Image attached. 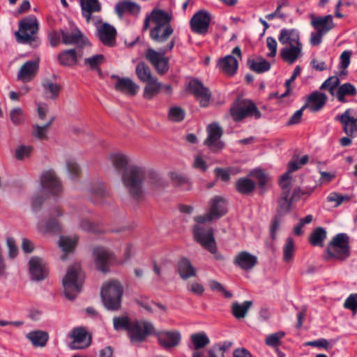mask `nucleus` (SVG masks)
Wrapping results in <instances>:
<instances>
[{
	"mask_svg": "<svg viewBox=\"0 0 357 357\" xmlns=\"http://www.w3.org/2000/svg\"><path fill=\"white\" fill-rule=\"evenodd\" d=\"M170 21L171 16L167 13L155 8L144 19L143 31L147 30L151 24L150 38L155 43L162 47L172 40L169 39L174 31Z\"/></svg>",
	"mask_w": 357,
	"mask_h": 357,
	"instance_id": "f257e3e1",
	"label": "nucleus"
},
{
	"mask_svg": "<svg viewBox=\"0 0 357 357\" xmlns=\"http://www.w3.org/2000/svg\"><path fill=\"white\" fill-rule=\"evenodd\" d=\"M278 40L284 45L280 51V56L285 62L292 64L303 55V45L296 29H282Z\"/></svg>",
	"mask_w": 357,
	"mask_h": 357,
	"instance_id": "f03ea898",
	"label": "nucleus"
},
{
	"mask_svg": "<svg viewBox=\"0 0 357 357\" xmlns=\"http://www.w3.org/2000/svg\"><path fill=\"white\" fill-rule=\"evenodd\" d=\"M146 178L145 169L139 165H130L123 172L122 182L134 199H140L144 195V182Z\"/></svg>",
	"mask_w": 357,
	"mask_h": 357,
	"instance_id": "7ed1b4c3",
	"label": "nucleus"
},
{
	"mask_svg": "<svg viewBox=\"0 0 357 357\" xmlns=\"http://www.w3.org/2000/svg\"><path fill=\"white\" fill-rule=\"evenodd\" d=\"M84 275L78 264L70 266L63 279L64 294L70 300L74 299L81 291Z\"/></svg>",
	"mask_w": 357,
	"mask_h": 357,
	"instance_id": "20e7f679",
	"label": "nucleus"
},
{
	"mask_svg": "<svg viewBox=\"0 0 357 357\" xmlns=\"http://www.w3.org/2000/svg\"><path fill=\"white\" fill-rule=\"evenodd\" d=\"M175 45L174 40L168 42L166 45L159 47V51H156L151 47H149L145 53V58L154 67L156 72L160 75H165L169 69V58L165 54L171 51Z\"/></svg>",
	"mask_w": 357,
	"mask_h": 357,
	"instance_id": "39448f33",
	"label": "nucleus"
},
{
	"mask_svg": "<svg viewBox=\"0 0 357 357\" xmlns=\"http://www.w3.org/2000/svg\"><path fill=\"white\" fill-rule=\"evenodd\" d=\"M123 291V287L117 280H111L104 283L101 289V297L105 307L110 310L119 309Z\"/></svg>",
	"mask_w": 357,
	"mask_h": 357,
	"instance_id": "423d86ee",
	"label": "nucleus"
},
{
	"mask_svg": "<svg viewBox=\"0 0 357 357\" xmlns=\"http://www.w3.org/2000/svg\"><path fill=\"white\" fill-rule=\"evenodd\" d=\"M229 114L236 122L242 121L247 117L259 119L261 114L255 104L248 99H237L229 109Z\"/></svg>",
	"mask_w": 357,
	"mask_h": 357,
	"instance_id": "0eeeda50",
	"label": "nucleus"
},
{
	"mask_svg": "<svg viewBox=\"0 0 357 357\" xmlns=\"http://www.w3.org/2000/svg\"><path fill=\"white\" fill-rule=\"evenodd\" d=\"M38 31V22L33 15L22 19L19 24V31L15 33L17 40L21 43L36 41Z\"/></svg>",
	"mask_w": 357,
	"mask_h": 357,
	"instance_id": "6e6552de",
	"label": "nucleus"
},
{
	"mask_svg": "<svg viewBox=\"0 0 357 357\" xmlns=\"http://www.w3.org/2000/svg\"><path fill=\"white\" fill-rule=\"evenodd\" d=\"M193 234L195 239L205 249L213 254L217 260H223L224 257L220 253L217 252L216 243L211 228L205 229L201 226L195 225Z\"/></svg>",
	"mask_w": 357,
	"mask_h": 357,
	"instance_id": "1a4fd4ad",
	"label": "nucleus"
},
{
	"mask_svg": "<svg viewBox=\"0 0 357 357\" xmlns=\"http://www.w3.org/2000/svg\"><path fill=\"white\" fill-rule=\"evenodd\" d=\"M154 333L155 327L152 323L144 320H135L130 326L128 336L132 343L137 344L144 342L149 335Z\"/></svg>",
	"mask_w": 357,
	"mask_h": 357,
	"instance_id": "9d476101",
	"label": "nucleus"
},
{
	"mask_svg": "<svg viewBox=\"0 0 357 357\" xmlns=\"http://www.w3.org/2000/svg\"><path fill=\"white\" fill-rule=\"evenodd\" d=\"M328 253L330 256L344 260L349 256V238L345 234H337L327 248Z\"/></svg>",
	"mask_w": 357,
	"mask_h": 357,
	"instance_id": "9b49d317",
	"label": "nucleus"
},
{
	"mask_svg": "<svg viewBox=\"0 0 357 357\" xmlns=\"http://www.w3.org/2000/svg\"><path fill=\"white\" fill-rule=\"evenodd\" d=\"M92 23L97 29V36L105 45L113 47L116 44V30L111 24L102 22L99 17L92 18Z\"/></svg>",
	"mask_w": 357,
	"mask_h": 357,
	"instance_id": "f8f14e48",
	"label": "nucleus"
},
{
	"mask_svg": "<svg viewBox=\"0 0 357 357\" xmlns=\"http://www.w3.org/2000/svg\"><path fill=\"white\" fill-rule=\"evenodd\" d=\"M241 59V50L239 47H236L233 49L231 54L227 55L218 60V66L224 74L233 76L237 71L238 61Z\"/></svg>",
	"mask_w": 357,
	"mask_h": 357,
	"instance_id": "ddd939ff",
	"label": "nucleus"
},
{
	"mask_svg": "<svg viewBox=\"0 0 357 357\" xmlns=\"http://www.w3.org/2000/svg\"><path fill=\"white\" fill-rule=\"evenodd\" d=\"M206 131L208 136L204 144L213 152L222 150L225 146V144L220 140L223 134L222 128L218 123H213L207 126Z\"/></svg>",
	"mask_w": 357,
	"mask_h": 357,
	"instance_id": "4468645a",
	"label": "nucleus"
},
{
	"mask_svg": "<svg viewBox=\"0 0 357 357\" xmlns=\"http://www.w3.org/2000/svg\"><path fill=\"white\" fill-rule=\"evenodd\" d=\"M40 181L43 188L51 194L56 195L62 190L61 183L52 169L44 172L41 174Z\"/></svg>",
	"mask_w": 357,
	"mask_h": 357,
	"instance_id": "2eb2a0df",
	"label": "nucleus"
},
{
	"mask_svg": "<svg viewBox=\"0 0 357 357\" xmlns=\"http://www.w3.org/2000/svg\"><path fill=\"white\" fill-rule=\"evenodd\" d=\"M192 346L190 348L195 350L192 354V357H202V353L199 351L200 349L206 347L210 343V340L204 332L193 333L190 335ZM208 357H218L214 349L208 350Z\"/></svg>",
	"mask_w": 357,
	"mask_h": 357,
	"instance_id": "dca6fc26",
	"label": "nucleus"
},
{
	"mask_svg": "<svg viewBox=\"0 0 357 357\" xmlns=\"http://www.w3.org/2000/svg\"><path fill=\"white\" fill-rule=\"evenodd\" d=\"M70 337L73 340L69 344L71 349H83L91 344V335L82 327L73 329Z\"/></svg>",
	"mask_w": 357,
	"mask_h": 357,
	"instance_id": "f3484780",
	"label": "nucleus"
},
{
	"mask_svg": "<svg viewBox=\"0 0 357 357\" xmlns=\"http://www.w3.org/2000/svg\"><path fill=\"white\" fill-rule=\"evenodd\" d=\"M211 17L206 11H199L193 15L190 20V26L193 32L198 34H205L207 33Z\"/></svg>",
	"mask_w": 357,
	"mask_h": 357,
	"instance_id": "a211bd4d",
	"label": "nucleus"
},
{
	"mask_svg": "<svg viewBox=\"0 0 357 357\" xmlns=\"http://www.w3.org/2000/svg\"><path fill=\"white\" fill-rule=\"evenodd\" d=\"M188 89L195 96L202 107L208 105L211 93L200 82L196 79L190 81L188 84Z\"/></svg>",
	"mask_w": 357,
	"mask_h": 357,
	"instance_id": "6ab92c4d",
	"label": "nucleus"
},
{
	"mask_svg": "<svg viewBox=\"0 0 357 357\" xmlns=\"http://www.w3.org/2000/svg\"><path fill=\"white\" fill-rule=\"evenodd\" d=\"M335 119L342 123V129L347 135L352 136L357 132V115H353L351 109H347L343 114L336 116Z\"/></svg>",
	"mask_w": 357,
	"mask_h": 357,
	"instance_id": "aec40b11",
	"label": "nucleus"
},
{
	"mask_svg": "<svg viewBox=\"0 0 357 357\" xmlns=\"http://www.w3.org/2000/svg\"><path fill=\"white\" fill-rule=\"evenodd\" d=\"M39 68V59L25 62L17 73V79L24 82H29L34 79Z\"/></svg>",
	"mask_w": 357,
	"mask_h": 357,
	"instance_id": "412c9836",
	"label": "nucleus"
},
{
	"mask_svg": "<svg viewBox=\"0 0 357 357\" xmlns=\"http://www.w3.org/2000/svg\"><path fill=\"white\" fill-rule=\"evenodd\" d=\"M154 335L157 337L160 345L166 349L176 347L181 338L180 333L176 331L160 332L155 331Z\"/></svg>",
	"mask_w": 357,
	"mask_h": 357,
	"instance_id": "4be33fe9",
	"label": "nucleus"
},
{
	"mask_svg": "<svg viewBox=\"0 0 357 357\" xmlns=\"http://www.w3.org/2000/svg\"><path fill=\"white\" fill-rule=\"evenodd\" d=\"M29 271L32 278L35 280L45 279L48 274L45 260L38 257H33L29 261Z\"/></svg>",
	"mask_w": 357,
	"mask_h": 357,
	"instance_id": "5701e85b",
	"label": "nucleus"
},
{
	"mask_svg": "<svg viewBox=\"0 0 357 357\" xmlns=\"http://www.w3.org/2000/svg\"><path fill=\"white\" fill-rule=\"evenodd\" d=\"M93 256L98 269L102 272L108 271L109 264L113 259L112 254L105 248L98 247L93 250Z\"/></svg>",
	"mask_w": 357,
	"mask_h": 357,
	"instance_id": "b1692460",
	"label": "nucleus"
},
{
	"mask_svg": "<svg viewBox=\"0 0 357 357\" xmlns=\"http://www.w3.org/2000/svg\"><path fill=\"white\" fill-rule=\"evenodd\" d=\"M310 17L311 19L310 24L314 28L316 31L323 33H327L335 26L331 15L316 17L314 14L312 13L310 15Z\"/></svg>",
	"mask_w": 357,
	"mask_h": 357,
	"instance_id": "393cba45",
	"label": "nucleus"
},
{
	"mask_svg": "<svg viewBox=\"0 0 357 357\" xmlns=\"http://www.w3.org/2000/svg\"><path fill=\"white\" fill-rule=\"evenodd\" d=\"M51 215L52 217L47 222L38 225V228L42 232H59L61 230V226L59 222L56 218H53V216H62V210L59 207H56L52 209Z\"/></svg>",
	"mask_w": 357,
	"mask_h": 357,
	"instance_id": "a878e982",
	"label": "nucleus"
},
{
	"mask_svg": "<svg viewBox=\"0 0 357 357\" xmlns=\"http://www.w3.org/2000/svg\"><path fill=\"white\" fill-rule=\"evenodd\" d=\"M208 211L215 220L219 219L227 213L226 200L221 196L213 197L209 201Z\"/></svg>",
	"mask_w": 357,
	"mask_h": 357,
	"instance_id": "bb28decb",
	"label": "nucleus"
},
{
	"mask_svg": "<svg viewBox=\"0 0 357 357\" xmlns=\"http://www.w3.org/2000/svg\"><path fill=\"white\" fill-rule=\"evenodd\" d=\"M234 263L244 271H250L257 263V257L247 251H242L236 255Z\"/></svg>",
	"mask_w": 357,
	"mask_h": 357,
	"instance_id": "cd10ccee",
	"label": "nucleus"
},
{
	"mask_svg": "<svg viewBox=\"0 0 357 357\" xmlns=\"http://www.w3.org/2000/svg\"><path fill=\"white\" fill-rule=\"evenodd\" d=\"M327 96L320 92L314 91L308 97L306 104L304 105L312 112L319 111L326 104Z\"/></svg>",
	"mask_w": 357,
	"mask_h": 357,
	"instance_id": "c85d7f7f",
	"label": "nucleus"
},
{
	"mask_svg": "<svg viewBox=\"0 0 357 357\" xmlns=\"http://www.w3.org/2000/svg\"><path fill=\"white\" fill-rule=\"evenodd\" d=\"M82 15L85 17L86 22H92L93 13H98L101 10V4L98 0H80Z\"/></svg>",
	"mask_w": 357,
	"mask_h": 357,
	"instance_id": "c756f323",
	"label": "nucleus"
},
{
	"mask_svg": "<svg viewBox=\"0 0 357 357\" xmlns=\"http://www.w3.org/2000/svg\"><path fill=\"white\" fill-rule=\"evenodd\" d=\"M114 88L125 94L134 96L137 93L139 86L129 78L118 77Z\"/></svg>",
	"mask_w": 357,
	"mask_h": 357,
	"instance_id": "7c9ffc66",
	"label": "nucleus"
},
{
	"mask_svg": "<svg viewBox=\"0 0 357 357\" xmlns=\"http://www.w3.org/2000/svg\"><path fill=\"white\" fill-rule=\"evenodd\" d=\"M82 56L80 50H68L61 52L59 56V61L63 66H72L77 63L78 57Z\"/></svg>",
	"mask_w": 357,
	"mask_h": 357,
	"instance_id": "2f4dec72",
	"label": "nucleus"
},
{
	"mask_svg": "<svg viewBox=\"0 0 357 357\" xmlns=\"http://www.w3.org/2000/svg\"><path fill=\"white\" fill-rule=\"evenodd\" d=\"M61 34L62 37V41L66 45H79L86 44L87 43L86 38H84V36L79 29H76L73 33H68L67 31L61 30Z\"/></svg>",
	"mask_w": 357,
	"mask_h": 357,
	"instance_id": "473e14b6",
	"label": "nucleus"
},
{
	"mask_svg": "<svg viewBox=\"0 0 357 357\" xmlns=\"http://www.w3.org/2000/svg\"><path fill=\"white\" fill-rule=\"evenodd\" d=\"M141 10L140 6L131 1H123L119 2L115 7V10L118 15L122 16L125 13H129L137 15Z\"/></svg>",
	"mask_w": 357,
	"mask_h": 357,
	"instance_id": "72a5a7b5",
	"label": "nucleus"
},
{
	"mask_svg": "<svg viewBox=\"0 0 357 357\" xmlns=\"http://www.w3.org/2000/svg\"><path fill=\"white\" fill-rule=\"evenodd\" d=\"M357 93L356 88L351 83H345L340 85L336 91L335 97L340 102H347V96H354Z\"/></svg>",
	"mask_w": 357,
	"mask_h": 357,
	"instance_id": "f704fd0d",
	"label": "nucleus"
},
{
	"mask_svg": "<svg viewBox=\"0 0 357 357\" xmlns=\"http://www.w3.org/2000/svg\"><path fill=\"white\" fill-rule=\"evenodd\" d=\"M146 83V84L143 91V97L146 100H151L161 91L162 84L157 78Z\"/></svg>",
	"mask_w": 357,
	"mask_h": 357,
	"instance_id": "c9c22d12",
	"label": "nucleus"
},
{
	"mask_svg": "<svg viewBox=\"0 0 357 357\" xmlns=\"http://www.w3.org/2000/svg\"><path fill=\"white\" fill-rule=\"evenodd\" d=\"M178 272L182 279L186 280L196 275V270L190 261L186 259H181L178 263Z\"/></svg>",
	"mask_w": 357,
	"mask_h": 357,
	"instance_id": "e433bc0d",
	"label": "nucleus"
},
{
	"mask_svg": "<svg viewBox=\"0 0 357 357\" xmlns=\"http://www.w3.org/2000/svg\"><path fill=\"white\" fill-rule=\"evenodd\" d=\"M91 193L93 196V202L97 204H103L105 202H109L111 199L109 193L102 184L92 188Z\"/></svg>",
	"mask_w": 357,
	"mask_h": 357,
	"instance_id": "4c0bfd02",
	"label": "nucleus"
},
{
	"mask_svg": "<svg viewBox=\"0 0 357 357\" xmlns=\"http://www.w3.org/2000/svg\"><path fill=\"white\" fill-rule=\"evenodd\" d=\"M252 304L253 303L252 301H245L243 303L234 302L231 306L233 316L237 319L244 318L250 308L252 307Z\"/></svg>",
	"mask_w": 357,
	"mask_h": 357,
	"instance_id": "58836bf2",
	"label": "nucleus"
},
{
	"mask_svg": "<svg viewBox=\"0 0 357 357\" xmlns=\"http://www.w3.org/2000/svg\"><path fill=\"white\" fill-rule=\"evenodd\" d=\"M55 117L52 116L48 121L43 126L35 124L33 126L32 135L39 140H45L47 139V132L50 128L52 126Z\"/></svg>",
	"mask_w": 357,
	"mask_h": 357,
	"instance_id": "ea45409f",
	"label": "nucleus"
},
{
	"mask_svg": "<svg viewBox=\"0 0 357 357\" xmlns=\"http://www.w3.org/2000/svg\"><path fill=\"white\" fill-rule=\"evenodd\" d=\"M236 190L243 195H248L251 193L254 189L255 188V183L247 178V177H243L238 178L235 184Z\"/></svg>",
	"mask_w": 357,
	"mask_h": 357,
	"instance_id": "a19ab883",
	"label": "nucleus"
},
{
	"mask_svg": "<svg viewBox=\"0 0 357 357\" xmlns=\"http://www.w3.org/2000/svg\"><path fill=\"white\" fill-rule=\"evenodd\" d=\"M26 337L36 347H44L49 338L47 333L36 331L29 333Z\"/></svg>",
	"mask_w": 357,
	"mask_h": 357,
	"instance_id": "79ce46f5",
	"label": "nucleus"
},
{
	"mask_svg": "<svg viewBox=\"0 0 357 357\" xmlns=\"http://www.w3.org/2000/svg\"><path fill=\"white\" fill-rule=\"evenodd\" d=\"M135 71L137 77L142 82L146 83L156 78L153 76L151 68L144 62L137 64Z\"/></svg>",
	"mask_w": 357,
	"mask_h": 357,
	"instance_id": "37998d69",
	"label": "nucleus"
},
{
	"mask_svg": "<svg viewBox=\"0 0 357 357\" xmlns=\"http://www.w3.org/2000/svg\"><path fill=\"white\" fill-rule=\"evenodd\" d=\"M109 159L118 170H125L130 162V158L126 155L120 153L111 154Z\"/></svg>",
	"mask_w": 357,
	"mask_h": 357,
	"instance_id": "c03bdc74",
	"label": "nucleus"
},
{
	"mask_svg": "<svg viewBox=\"0 0 357 357\" xmlns=\"http://www.w3.org/2000/svg\"><path fill=\"white\" fill-rule=\"evenodd\" d=\"M248 65L250 70L257 73H261L268 71L271 68L269 62L266 61L264 58H259L256 60L249 59Z\"/></svg>",
	"mask_w": 357,
	"mask_h": 357,
	"instance_id": "a18cd8bd",
	"label": "nucleus"
},
{
	"mask_svg": "<svg viewBox=\"0 0 357 357\" xmlns=\"http://www.w3.org/2000/svg\"><path fill=\"white\" fill-rule=\"evenodd\" d=\"M340 78L337 76H331L325 80V82L321 84L320 89L328 91L330 94L334 97L336 91L340 86Z\"/></svg>",
	"mask_w": 357,
	"mask_h": 357,
	"instance_id": "49530a36",
	"label": "nucleus"
},
{
	"mask_svg": "<svg viewBox=\"0 0 357 357\" xmlns=\"http://www.w3.org/2000/svg\"><path fill=\"white\" fill-rule=\"evenodd\" d=\"M326 238V231L322 227L316 228L310 236V242L314 246H323L324 241Z\"/></svg>",
	"mask_w": 357,
	"mask_h": 357,
	"instance_id": "de8ad7c7",
	"label": "nucleus"
},
{
	"mask_svg": "<svg viewBox=\"0 0 357 357\" xmlns=\"http://www.w3.org/2000/svg\"><path fill=\"white\" fill-rule=\"evenodd\" d=\"M45 94L50 93V98L54 100L57 98L61 91V86L56 83L52 82L47 79L42 84Z\"/></svg>",
	"mask_w": 357,
	"mask_h": 357,
	"instance_id": "09e8293b",
	"label": "nucleus"
},
{
	"mask_svg": "<svg viewBox=\"0 0 357 357\" xmlns=\"http://www.w3.org/2000/svg\"><path fill=\"white\" fill-rule=\"evenodd\" d=\"M289 194L282 192V197L278 200V213L282 216L290 211L291 201L289 198Z\"/></svg>",
	"mask_w": 357,
	"mask_h": 357,
	"instance_id": "8fccbe9b",
	"label": "nucleus"
},
{
	"mask_svg": "<svg viewBox=\"0 0 357 357\" xmlns=\"http://www.w3.org/2000/svg\"><path fill=\"white\" fill-rule=\"evenodd\" d=\"M295 245L291 237H288L283 246V260L285 263H289L294 255Z\"/></svg>",
	"mask_w": 357,
	"mask_h": 357,
	"instance_id": "3c124183",
	"label": "nucleus"
},
{
	"mask_svg": "<svg viewBox=\"0 0 357 357\" xmlns=\"http://www.w3.org/2000/svg\"><path fill=\"white\" fill-rule=\"evenodd\" d=\"M132 321H130L127 317H116L113 319L114 328L116 331L126 330L129 333L130 326Z\"/></svg>",
	"mask_w": 357,
	"mask_h": 357,
	"instance_id": "603ef678",
	"label": "nucleus"
},
{
	"mask_svg": "<svg viewBox=\"0 0 357 357\" xmlns=\"http://www.w3.org/2000/svg\"><path fill=\"white\" fill-rule=\"evenodd\" d=\"M10 119L13 124L19 126L25 121V116L23 109L20 107H15L10 112Z\"/></svg>",
	"mask_w": 357,
	"mask_h": 357,
	"instance_id": "864d4df0",
	"label": "nucleus"
},
{
	"mask_svg": "<svg viewBox=\"0 0 357 357\" xmlns=\"http://www.w3.org/2000/svg\"><path fill=\"white\" fill-rule=\"evenodd\" d=\"M77 242V238L67 237V236H61L60 238L59 245L60 248L64 252H70L75 247Z\"/></svg>",
	"mask_w": 357,
	"mask_h": 357,
	"instance_id": "5fc2aeb1",
	"label": "nucleus"
},
{
	"mask_svg": "<svg viewBox=\"0 0 357 357\" xmlns=\"http://www.w3.org/2000/svg\"><path fill=\"white\" fill-rule=\"evenodd\" d=\"M284 335L285 333L282 331L271 334L266 337L265 342L269 347L278 348Z\"/></svg>",
	"mask_w": 357,
	"mask_h": 357,
	"instance_id": "6e6d98bb",
	"label": "nucleus"
},
{
	"mask_svg": "<svg viewBox=\"0 0 357 357\" xmlns=\"http://www.w3.org/2000/svg\"><path fill=\"white\" fill-rule=\"evenodd\" d=\"M185 111L179 107H172L169 109L168 119L174 122H180L185 118Z\"/></svg>",
	"mask_w": 357,
	"mask_h": 357,
	"instance_id": "4d7b16f0",
	"label": "nucleus"
},
{
	"mask_svg": "<svg viewBox=\"0 0 357 357\" xmlns=\"http://www.w3.org/2000/svg\"><path fill=\"white\" fill-rule=\"evenodd\" d=\"M66 164L69 176L72 178H77L80 173V168L77 163L73 159H68L66 160Z\"/></svg>",
	"mask_w": 357,
	"mask_h": 357,
	"instance_id": "13d9d810",
	"label": "nucleus"
},
{
	"mask_svg": "<svg viewBox=\"0 0 357 357\" xmlns=\"http://www.w3.org/2000/svg\"><path fill=\"white\" fill-rule=\"evenodd\" d=\"M105 61V57L102 54H97L84 60V63L91 69H97Z\"/></svg>",
	"mask_w": 357,
	"mask_h": 357,
	"instance_id": "bf43d9fd",
	"label": "nucleus"
},
{
	"mask_svg": "<svg viewBox=\"0 0 357 357\" xmlns=\"http://www.w3.org/2000/svg\"><path fill=\"white\" fill-rule=\"evenodd\" d=\"M79 227L81 229L84 231H90L95 234L102 232V230L99 228V227L97 225L91 222L88 220H82L79 224Z\"/></svg>",
	"mask_w": 357,
	"mask_h": 357,
	"instance_id": "052dcab7",
	"label": "nucleus"
},
{
	"mask_svg": "<svg viewBox=\"0 0 357 357\" xmlns=\"http://www.w3.org/2000/svg\"><path fill=\"white\" fill-rule=\"evenodd\" d=\"M344 307L351 310L354 314L357 312V294H351L345 300Z\"/></svg>",
	"mask_w": 357,
	"mask_h": 357,
	"instance_id": "680f3d73",
	"label": "nucleus"
},
{
	"mask_svg": "<svg viewBox=\"0 0 357 357\" xmlns=\"http://www.w3.org/2000/svg\"><path fill=\"white\" fill-rule=\"evenodd\" d=\"M291 180L292 178L289 172H286L281 176L280 180V186L282 189L283 192L289 194V190L291 186Z\"/></svg>",
	"mask_w": 357,
	"mask_h": 357,
	"instance_id": "e2e57ef3",
	"label": "nucleus"
},
{
	"mask_svg": "<svg viewBox=\"0 0 357 357\" xmlns=\"http://www.w3.org/2000/svg\"><path fill=\"white\" fill-rule=\"evenodd\" d=\"M32 150L31 146H20L15 151V157L17 160H23L30 155Z\"/></svg>",
	"mask_w": 357,
	"mask_h": 357,
	"instance_id": "0e129e2a",
	"label": "nucleus"
},
{
	"mask_svg": "<svg viewBox=\"0 0 357 357\" xmlns=\"http://www.w3.org/2000/svg\"><path fill=\"white\" fill-rule=\"evenodd\" d=\"M349 196L342 195L336 192L331 193L327 197L328 202H335L336 206H340L344 201H349Z\"/></svg>",
	"mask_w": 357,
	"mask_h": 357,
	"instance_id": "69168bd1",
	"label": "nucleus"
},
{
	"mask_svg": "<svg viewBox=\"0 0 357 357\" xmlns=\"http://www.w3.org/2000/svg\"><path fill=\"white\" fill-rule=\"evenodd\" d=\"M266 45L269 50V52L267 54L268 57H274L277 53L278 44L275 38L273 37H268L266 38Z\"/></svg>",
	"mask_w": 357,
	"mask_h": 357,
	"instance_id": "338daca9",
	"label": "nucleus"
},
{
	"mask_svg": "<svg viewBox=\"0 0 357 357\" xmlns=\"http://www.w3.org/2000/svg\"><path fill=\"white\" fill-rule=\"evenodd\" d=\"M214 172L215 176L224 182H228L230 180L231 169H229L216 168Z\"/></svg>",
	"mask_w": 357,
	"mask_h": 357,
	"instance_id": "774afa93",
	"label": "nucleus"
}]
</instances>
